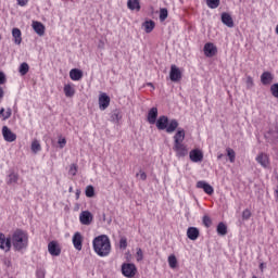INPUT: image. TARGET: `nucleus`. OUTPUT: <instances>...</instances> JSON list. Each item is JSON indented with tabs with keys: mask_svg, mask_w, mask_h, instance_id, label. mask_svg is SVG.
Segmentation results:
<instances>
[{
	"mask_svg": "<svg viewBox=\"0 0 278 278\" xmlns=\"http://www.w3.org/2000/svg\"><path fill=\"white\" fill-rule=\"evenodd\" d=\"M11 247L17 253H25L29 248V233L21 228L15 229L11 235Z\"/></svg>",
	"mask_w": 278,
	"mask_h": 278,
	"instance_id": "nucleus-1",
	"label": "nucleus"
},
{
	"mask_svg": "<svg viewBox=\"0 0 278 278\" xmlns=\"http://www.w3.org/2000/svg\"><path fill=\"white\" fill-rule=\"evenodd\" d=\"M92 247L96 254L99 257H108L112 253V242L108 235H100L92 240Z\"/></svg>",
	"mask_w": 278,
	"mask_h": 278,
	"instance_id": "nucleus-2",
	"label": "nucleus"
},
{
	"mask_svg": "<svg viewBox=\"0 0 278 278\" xmlns=\"http://www.w3.org/2000/svg\"><path fill=\"white\" fill-rule=\"evenodd\" d=\"M154 124H156V128L160 131L165 130L167 134H174V131H177V127H179V122H177V119L169 121L166 115L160 116Z\"/></svg>",
	"mask_w": 278,
	"mask_h": 278,
	"instance_id": "nucleus-3",
	"label": "nucleus"
},
{
	"mask_svg": "<svg viewBox=\"0 0 278 278\" xmlns=\"http://www.w3.org/2000/svg\"><path fill=\"white\" fill-rule=\"evenodd\" d=\"M138 273V267L134 263H124L122 265V275L126 278H134Z\"/></svg>",
	"mask_w": 278,
	"mask_h": 278,
	"instance_id": "nucleus-4",
	"label": "nucleus"
},
{
	"mask_svg": "<svg viewBox=\"0 0 278 278\" xmlns=\"http://www.w3.org/2000/svg\"><path fill=\"white\" fill-rule=\"evenodd\" d=\"M10 249H12L11 236L5 237V233L0 232V251L8 253Z\"/></svg>",
	"mask_w": 278,
	"mask_h": 278,
	"instance_id": "nucleus-5",
	"label": "nucleus"
},
{
	"mask_svg": "<svg viewBox=\"0 0 278 278\" xmlns=\"http://www.w3.org/2000/svg\"><path fill=\"white\" fill-rule=\"evenodd\" d=\"M173 150L176 153V157H186L188 155V146L184 143H174Z\"/></svg>",
	"mask_w": 278,
	"mask_h": 278,
	"instance_id": "nucleus-6",
	"label": "nucleus"
},
{
	"mask_svg": "<svg viewBox=\"0 0 278 278\" xmlns=\"http://www.w3.org/2000/svg\"><path fill=\"white\" fill-rule=\"evenodd\" d=\"M256 162L257 164H260L263 168H269L270 167V157L268 156V154L261 152L257 156H256Z\"/></svg>",
	"mask_w": 278,
	"mask_h": 278,
	"instance_id": "nucleus-7",
	"label": "nucleus"
},
{
	"mask_svg": "<svg viewBox=\"0 0 278 278\" xmlns=\"http://www.w3.org/2000/svg\"><path fill=\"white\" fill-rule=\"evenodd\" d=\"M189 160H191L194 164H199V162H203V151L200 149H193L189 152Z\"/></svg>",
	"mask_w": 278,
	"mask_h": 278,
	"instance_id": "nucleus-8",
	"label": "nucleus"
},
{
	"mask_svg": "<svg viewBox=\"0 0 278 278\" xmlns=\"http://www.w3.org/2000/svg\"><path fill=\"white\" fill-rule=\"evenodd\" d=\"M72 242L76 251H81L84 247V237L81 236V232H75L72 238Z\"/></svg>",
	"mask_w": 278,
	"mask_h": 278,
	"instance_id": "nucleus-9",
	"label": "nucleus"
},
{
	"mask_svg": "<svg viewBox=\"0 0 278 278\" xmlns=\"http://www.w3.org/2000/svg\"><path fill=\"white\" fill-rule=\"evenodd\" d=\"M48 252L53 257H59V255L62 253V249L60 248V244L56 243V241H50L48 243Z\"/></svg>",
	"mask_w": 278,
	"mask_h": 278,
	"instance_id": "nucleus-10",
	"label": "nucleus"
},
{
	"mask_svg": "<svg viewBox=\"0 0 278 278\" xmlns=\"http://www.w3.org/2000/svg\"><path fill=\"white\" fill-rule=\"evenodd\" d=\"M218 53V48L212 42H207L204 45V55L206 58H214Z\"/></svg>",
	"mask_w": 278,
	"mask_h": 278,
	"instance_id": "nucleus-11",
	"label": "nucleus"
},
{
	"mask_svg": "<svg viewBox=\"0 0 278 278\" xmlns=\"http://www.w3.org/2000/svg\"><path fill=\"white\" fill-rule=\"evenodd\" d=\"M197 188L200 190H203L205 194L212 195L214 194V187L212 185L207 184L205 180H199L197 182Z\"/></svg>",
	"mask_w": 278,
	"mask_h": 278,
	"instance_id": "nucleus-12",
	"label": "nucleus"
},
{
	"mask_svg": "<svg viewBox=\"0 0 278 278\" xmlns=\"http://www.w3.org/2000/svg\"><path fill=\"white\" fill-rule=\"evenodd\" d=\"M93 220L92 213L90 211H83L79 215V222L81 225H91Z\"/></svg>",
	"mask_w": 278,
	"mask_h": 278,
	"instance_id": "nucleus-13",
	"label": "nucleus"
},
{
	"mask_svg": "<svg viewBox=\"0 0 278 278\" xmlns=\"http://www.w3.org/2000/svg\"><path fill=\"white\" fill-rule=\"evenodd\" d=\"M2 136L5 142H14L16 140V134L12 132L8 126L2 127Z\"/></svg>",
	"mask_w": 278,
	"mask_h": 278,
	"instance_id": "nucleus-14",
	"label": "nucleus"
},
{
	"mask_svg": "<svg viewBox=\"0 0 278 278\" xmlns=\"http://www.w3.org/2000/svg\"><path fill=\"white\" fill-rule=\"evenodd\" d=\"M169 78L170 81H179L181 79V70L177 65L170 66Z\"/></svg>",
	"mask_w": 278,
	"mask_h": 278,
	"instance_id": "nucleus-15",
	"label": "nucleus"
},
{
	"mask_svg": "<svg viewBox=\"0 0 278 278\" xmlns=\"http://www.w3.org/2000/svg\"><path fill=\"white\" fill-rule=\"evenodd\" d=\"M99 108L101 111L108 110V108H110V96H108V93L100 94Z\"/></svg>",
	"mask_w": 278,
	"mask_h": 278,
	"instance_id": "nucleus-16",
	"label": "nucleus"
},
{
	"mask_svg": "<svg viewBox=\"0 0 278 278\" xmlns=\"http://www.w3.org/2000/svg\"><path fill=\"white\" fill-rule=\"evenodd\" d=\"M184 140H186V130H184V128H178L174 135V144L184 143Z\"/></svg>",
	"mask_w": 278,
	"mask_h": 278,
	"instance_id": "nucleus-17",
	"label": "nucleus"
},
{
	"mask_svg": "<svg viewBox=\"0 0 278 278\" xmlns=\"http://www.w3.org/2000/svg\"><path fill=\"white\" fill-rule=\"evenodd\" d=\"M273 79H275V76L270 72H264L261 75V84H263V86H270V84H273Z\"/></svg>",
	"mask_w": 278,
	"mask_h": 278,
	"instance_id": "nucleus-18",
	"label": "nucleus"
},
{
	"mask_svg": "<svg viewBox=\"0 0 278 278\" xmlns=\"http://www.w3.org/2000/svg\"><path fill=\"white\" fill-rule=\"evenodd\" d=\"M157 121V108H152L148 112V123L150 125H155Z\"/></svg>",
	"mask_w": 278,
	"mask_h": 278,
	"instance_id": "nucleus-19",
	"label": "nucleus"
},
{
	"mask_svg": "<svg viewBox=\"0 0 278 278\" xmlns=\"http://www.w3.org/2000/svg\"><path fill=\"white\" fill-rule=\"evenodd\" d=\"M37 36H45V24L40 22H33L31 25Z\"/></svg>",
	"mask_w": 278,
	"mask_h": 278,
	"instance_id": "nucleus-20",
	"label": "nucleus"
},
{
	"mask_svg": "<svg viewBox=\"0 0 278 278\" xmlns=\"http://www.w3.org/2000/svg\"><path fill=\"white\" fill-rule=\"evenodd\" d=\"M84 77V72L81 70L73 68L70 71V78L72 81H79Z\"/></svg>",
	"mask_w": 278,
	"mask_h": 278,
	"instance_id": "nucleus-21",
	"label": "nucleus"
},
{
	"mask_svg": "<svg viewBox=\"0 0 278 278\" xmlns=\"http://www.w3.org/2000/svg\"><path fill=\"white\" fill-rule=\"evenodd\" d=\"M5 182L8 184V186H13V184H18V174H16L14 170H11L7 176Z\"/></svg>",
	"mask_w": 278,
	"mask_h": 278,
	"instance_id": "nucleus-22",
	"label": "nucleus"
},
{
	"mask_svg": "<svg viewBox=\"0 0 278 278\" xmlns=\"http://www.w3.org/2000/svg\"><path fill=\"white\" fill-rule=\"evenodd\" d=\"M199 228L197 227H189L187 229V237L189 238V240H198L199 239Z\"/></svg>",
	"mask_w": 278,
	"mask_h": 278,
	"instance_id": "nucleus-23",
	"label": "nucleus"
},
{
	"mask_svg": "<svg viewBox=\"0 0 278 278\" xmlns=\"http://www.w3.org/2000/svg\"><path fill=\"white\" fill-rule=\"evenodd\" d=\"M12 36H13V42H15V45H21L23 42V37H22L23 34L21 33V29L13 28Z\"/></svg>",
	"mask_w": 278,
	"mask_h": 278,
	"instance_id": "nucleus-24",
	"label": "nucleus"
},
{
	"mask_svg": "<svg viewBox=\"0 0 278 278\" xmlns=\"http://www.w3.org/2000/svg\"><path fill=\"white\" fill-rule=\"evenodd\" d=\"M222 23L226 25V27H233V18L229 13H222Z\"/></svg>",
	"mask_w": 278,
	"mask_h": 278,
	"instance_id": "nucleus-25",
	"label": "nucleus"
},
{
	"mask_svg": "<svg viewBox=\"0 0 278 278\" xmlns=\"http://www.w3.org/2000/svg\"><path fill=\"white\" fill-rule=\"evenodd\" d=\"M142 27L144 28L146 34H151L153 29H155V22L153 20H149L143 22Z\"/></svg>",
	"mask_w": 278,
	"mask_h": 278,
	"instance_id": "nucleus-26",
	"label": "nucleus"
},
{
	"mask_svg": "<svg viewBox=\"0 0 278 278\" xmlns=\"http://www.w3.org/2000/svg\"><path fill=\"white\" fill-rule=\"evenodd\" d=\"M127 8L128 10H136V12H140V0H128Z\"/></svg>",
	"mask_w": 278,
	"mask_h": 278,
	"instance_id": "nucleus-27",
	"label": "nucleus"
},
{
	"mask_svg": "<svg viewBox=\"0 0 278 278\" xmlns=\"http://www.w3.org/2000/svg\"><path fill=\"white\" fill-rule=\"evenodd\" d=\"M63 91L65 97H67L68 99L75 97V87H73L71 84L65 85Z\"/></svg>",
	"mask_w": 278,
	"mask_h": 278,
	"instance_id": "nucleus-28",
	"label": "nucleus"
},
{
	"mask_svg": "<svg viewBox=\"0 0 278 278\" xmlns=\"http://www.w3.org/2000/svg\"><path fill=\"white\" fill-rule=\"evenodd\" d=\"M0 116L2 117V121H8V118H10L12 116V109H5L2 108L0 109Z\"/></svg>",
	"mask_w": 278,
	"mask_h": 278,
	"instance_id": "nucleus-29",
	"label": "nucleus"
},
{
	"mask_svg": "<svg viewBox=\"0 0 278 278\" xmlns=\"http://www.w3.org/2000/svg\"><path fill=\"white\" fill-rule=\"evenodd\" d=\"M33 153H39V151H42V147L40 146V141L39 140H34L31 142V147H30Z\"/></svg>",
	"mask_w": 278,
	"mask_h": 278,
	"instance_id": "nucleus-30",
	"label": "nucleus"
},
{
	"mask_svg": "<svg viewBox=\"0 0 278 278\" xmlns=\"http://www.w3.org/2000/svg\"><path fill=\"white\" fill-rule=\"evenodd\" d=\"M217 233L218 236H227V225L219 223L217 225Z\"/></svg>",
	"mask_w": 278,
	"mask_h": 278,
	"instance_id": "nucleus-31",
	"label": "nucleus"
},
{
	"mask_svg": "<svg viewBox=\"0 0 278 278\" xmlns=\"http://www.w3.org/2000/svg\"><path fill=\"white\" fill-rule=\"evenodd\" d=\"M206 5L211 10H216L220 5V0H206Z\"/></svg>",
	"mask_w": 278,
	"mask_h": 278,
	"instance_id": "nucleus-32",
	"label": "nucleus"
},
{
	"mask_svg": "<svg viewBox=\"0 0 278 278\" xmlns=\"http://www.w3.org/2000/svg\"><path fill=\"white\" fill-rule=\"evenodd\" d=\"M20 75H26L29 73V64H27L26 62L22 63L20 65Z\"/></svg>",
	"mask_w": 278,
	"mask_h": 278,
	"instance_id": "nucleus-33",
	"label": "nucleus"
},
{
	"mask_svg": "<svg viewBox=\"0 0 278 278\" xmlns=\"http://www.w3.org/2000/svg\"><path fill=\"white\" fill-rule=\"evenodd\" d=\"M226 152L229 157V162H231V164H233V162H236V151H233V149H231V148H227Z\"/></svg>",
	"mask_w": 278,
	"mask_h": 278,
	"instance_id": "nucleus-34",
	"label": "nucleus"
},
{
	"mask_svg": "<svg viewBox=\"0 0 278 278\" xmlns=\"http://www.w3.org/2000/svg\"><path fill=\"white\" fill-rule=\"evenodd\" d=\"M167 262L170 268H177V256H175L174 254L169 255Z\"/></svg>",
	"mask_w": 278,
	"mask_h": 278,
	"instance_id": "nucleus-35",
	"label": "nucleus"
},
{
	"mask_svg": "<svg viewBox=\"0 0 278 278\" xmlns=\"http://www.w3.org/2000/svg\"><path fill=\"white\" fill-rule=\"evenodd\" d=\"M121 118H123V115H121L119 111H115L112 115H111V121L113 123H119Z\"/></svg>",
	"mask_w": 278,
	"mask_h": 278,
	"instance_id": "nucleus-36",
	"label": "nucleus"
},
{
	"mask_svg": "<svg viewBox=\"0 0 278 278\" xmlns=\"http://www.w3.org/2000/svg\"><path fill=\"white\" fill-rule=\"evenodd\" d=\"M85 194L86 197H88L89 199H92V197H94V187L92 186H87L86 190H85Z\"/></svg>",
	"mask_w": 278,
	"mask_h": 278,
	"instance_id": "nucleus-37",
	"label": "nucleus"
},
{
	"mask_svg": "<svg viewBox=\"0 0 278 278\" xmlns=\"http://www.w3.org/2000/svg\"><path fill=\"white\" fill-rule=\"evenodd\" d=\"M168 18V10L167 9H161L160 10V21L164 22Z\"/></svg>",
	"mask_w": 278,
	"mask_h": 278,
	"instance_id": "nucleus-38",
	"label": "nucleus"
},
{
	"mask_svg": "<svg viewBox=\"0 0 278 278\" xmlns=\"http://www.w3.org/2000/svg\"><path fill=\"white\" fill-rule=\"evenodd\" d=\"M270 93L275 97V99H278V83L270 86Z\"/></svg>",
	"mask_w": 278,
	"mask_h": 278,
	"instance_id": "nucleus-39",
	"label": "nucleus"
},
{
	"mask_svg": "<svg viewBox=\"0 0 278 278\" xmlns=\"http://www.w3.org/2000/svg\"><path fill=\"white\" fill-rule=\"evenodd\" d=\"M136 260H137V262H142L144 260V253L142 252V249H140V248L137 249Z\"/></svg>",
	"mask_w": 278,
	"mask_h": 278,
	"instance_id": "nucleus-40",
	"label": "nucleus"
},
{
	"mask_svg": "<svg viewBox=\"0 0 278 278\" xmlns=\"http://www.w3.org/2000/svg\"><path fill=\"white\" fill-rule=\"evenodd\" d=\"M46 275H47V271L45 270V268H42V267L37 268V270H36L37 278H45Z\"/></svg>",
	"mask_w": 278,
	"mask_h": 278,
	"instance_id": "nucleus-41",
	"label": "nucleus"
},
{
	"mask_svg": "<svg viewBox=\"0 0 278 278\" xmlns=\"http://www.w3.org/2000/svg\"><path fill=\"white\" fill-rule=\"evenodd\" d=\"M202 220L204 227H212V218L210 216L204 215Z\"/></svg>",
	"mask_w": 278,
	"mask_h": 278,
	"instance_id": "nucleus-42",
	"label": "nucleus"
},
{
	"mask_svg": "<svg viewBox=\"0 0 278 278\" xmlns=\"http://www.w3.org/2000/svg\"><path fill=\"white\" fill-rule=\"evenodd\" d=\"M119 249H122L123 251H125V249H127V238L126 237H122L119 240Z\"/></svg>",
	"mask_w": 278,
	"mask_h": 278,
	"instance_id": "nucleus-43",
	"label": "nucleus"
},
{
	"mask_svg": "<svg viewBox=\"0 0 278 278\" xmlns=\"http://www.w3.org/2000/svg\"><path fill=\"white\" fill-rule=\"evenodd\" d=\"M245 85H247L248 90H251V88H253V86H254L253 77L248 76L247 80H245Z\"/></svg>",
	"mask_w": 278,
	"mask_h": 278,
	"instance_id": "nucleus-44",
	"label": "nucleus"
},
{
	"mask_svg": "<svg viewBox=\"0 0 278 278\" xmlns=\"http://www.w3.org/2000/svg\"><path fill=\"white\" fill-rule=\"evenodd\" d=\"M68 173H70V175H72V177H75V175H77V164H72L70 166Z\"/></svg>",
	"mask_w": 278,
	"mask_h": 278,
	"instance_id": "nucleus-45",
	"label": "nucleus"
},
{
	"mask_svg": "<svg viewBox=\"0 0 278 278\" xmlns=\"http://www.w3.org/2000/svg\"><path fill=\"white\" fill-rule=\"evenodd\" d=\"M136 177H139L141 181H147V173H144V170L142 169H140V172L136 174Z\"/></svg>",
	"mask_w": 278,
	"mask_h": 278,
	"instance_id": "nucleus-46",
	"label": "nucleus"
},
{
	"mask_svg": "<svg viewBox=\"0 0 278 278\" xmlns=\"http://www.w3.org/2000/svg\"><path fill=\"white\" fill-rule=\"evenodd\" d=\"M242 218H243V220H249V218H251V211L249 208H245L242 212Z\"/></svg>",
	"mask_w": 278,
	"mask_h": 278,
	"instance_id": "nucleus-47",
	"label": "nucleus"
},
{
	"mask_svg": "<svg viewBox=\"0 0 278 278\" xmlns=\"http://www.w3.org/2000/svg\"><path fill=\"white\" fill-rule=\"evenodd\" d=\"M58 144L60 147V149H64V147H66V138H59Z\"/></svg>",
	"mask_w": 278,
	"mask_h": 278,
	"instance_id": "nucleus-48",
	"label": "nucleus"
},
{
	"mask_svg": "<svg viewBox=\"0 0 278 278\" xmlns=\"http://www.w3.org/2000/svg\"><path fill=\"white\" fill-rule=\"evenodd\" d=\"M29 3V0H17V5H21V8H25Z\"/></svg>",
	"mask_w": 278,
	"mask_h": 278,
	"instance_id": "nucleus-49",
	"label": "nucleus"
},
{
	"mask_svg": "<svg viewBox=\"0 0 278 278\" xmlns=\"http://www.w3.org/2000/svg\"><path fill=\"white\" fill-rule=\"evenodd\" d=\"M5 84V74L3 72H0V86Z\"/></svg>",
	"mask_w": 278,
	"mask_h": 278,
	"instance_id": "nucleus-50",
	"label": "nucleus"
},
{
	"mask_svg": "<svg viewBox=\"0 0 278 278\" xmlns=\"http://www.w3.org/2000/svg\"><path fill=\"white\" fill-rule=\"evenodd\" d=\"M0 99H3V88L0 87Z\"/></svg>",
	"mask_w": 278,
	"mask_h": 278,
	"instance_id": "nucleus-51",
	"label": "nucleus"
},
{
	"mask_svg": "<svg viewBox=\"0 0 278 278\" xmlns=\"http://www.w3.org/2000/svg\"><path fill=\"white\" fill-rule=\"evenodd\" d=\"M81 194V191L80 190H77L76 191V199H79V195Z\"/></svg>",
	"mask_w": 278,
	"mask_h": 278,
	"instance_id": "nucleus-52",
	"label": "nucleus"
},
{
	"mask_svg": "<svg viewBox=\"0 0 278 278\" xmlns=\"http://www.w3.org/2000/svg\"><path fill=\"white\" fill-rule=\"evenodd\" d=\"M217 159L218 160L223 159V154H218Z\"/></svg>",
	"mask_w": 278,
	"mask_h": 278,
	"instance_id": "nucleus-53",
	"label": "nucleus"
},
{
	"mask_svg": "<svg viewBox=\"0 0 278 278\" xmlns=\"http://www.w3.org/2000/svg\"><path fill=\"white\" fill-rule=\"evenodd\" d=\"M276 34H277V36H278V25L276 26Z\"/></svg>",
	"mask_w": 278,
	"mask_h": 278,
	"instance_id": "nucleus-54",
	"label": "nucleus"
},
{
	"mask_svg": "<svg viewBox=\"0 0 278 278\" xmlns=\"http://www.w3.org/2000/svg\"><path fill=\"white\" fill-rule=\"evenodd\" d=\"M68 191H70V192H73V187H70Z\"/></svg>",
	"mask_w": 278,
	"mask_h": 278,
	"instance_id": "nucleus-55",
	"label": "nucleus"
},
{
	"mask_svg": "<svg viewBox=\"0 0 278 278\" xmlns=\"http://www.w3.org/2000/svg\"><path fill=\"white\" fill-rule=\"evenodd\" d=\"M276 134H277V136H278V128H276Z\"/></svg>",
	"mask_w": 278,
	"mask_h": 278,
	"instance_id": "nucleus-56",
	"label": "nucleus"
}]
</instances>
